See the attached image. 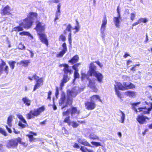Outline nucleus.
<instances>
[{"mask_svg":"<svg viewBox=\"0 0 152 152\" xmlns=\"http://www.w3.org/2000/svg\"><path fill=\"white\" fill-rule=\"evenodd\" d=\"M65 37L63 35L61 34L59 37V40H61L63 41H65L66 40Z\"/></svg>","mask_w":152,"mask_h":152,"instance_id":"603ef678","label":"nucleus"},{"mask_svg":"<svg viewBox=\"0 0 152 152\" xmlns=\"http://www.w3.org/2000/svg\"><path fill=\"white\" fill-rule=\"evenodd\" d=\"M136 17V13L134 12L133 13H132L130 15V19L131 20L133 21L134 20L135 18Z\"/></svg>","mask_w":152,"mask_h":152,"instance_id":"c03bdc74","label":"nucleus"},{"mask_svg":"<svg viewBox=\"0 0 152 152\" xmlns=\"http://www.w3.org/2000/svg\"><path fill=\"white\" fill-rule=\"evenodd\" d=\"M118 115L121 116V119L119 121V122L122 123H124L125 119V114L121 111L120 110L119 111Z\"/></svg>","mask_w":152,"mask_h":152,"instance_id":"393cba45","label":"nucleus"},{"mask_svg":"<svg viewBox=\"0 0 152 152\" xmlns=\"http://www.w3.org/2000/svg\"><path fill=\"white\" fill-rule=\"evenodd\" d=\"M5 127H6L7 129V131H8V132L9 133H12V131L11 130V129L10 128H9L6 125L5 126Z\"/></svg>","mask_w":152,"mask_h":152,"instance_id":"338daca9","label":"nucleus"},{"mask_svg":"<svg viewBox=\"0 0 152 152\" xmlns=\"http://www.w3.org/2000/svg\"><path fill=\"white\" fill-rule=\"evenodd\" d=\"M91 100L94 102L97 100H98L100 102H102V100L100 99L99 96L98 95H94L91 97Z\"/></svg>","mask_w":152,"mask_h":152,"instance_id":"c85d7f7f","label":"nucleus"},{"mask_svg":"<svg viewBox=\"0 0 152 152\" xmlns=\"http://www.w3.org/2000/svg\"><path fill=\"white\" fill-rule=\"evenodd\" d=\"M37 16V13L31 12L29 13L28 15V18L25 19H27L28 20H31L32 23H33L32 20L36 18Z\"/></svg>","mask_w":152,"mask_h":152,"instance_id":"6ab92c4d","label":"nucleus"},{"mask_svg":"<svg viewBox=\"0 0 152 152\" xmlns=\"http://www.w3.org/2000/svg\"><path fill=\"white\" fill-rule=\"evenodd\" d=\"M52 94V92L51 91H49L48 93V97L47 99L50 100L51 97L50 96Z\"/></svg>","mask_w":152,"mask_h":152,"instance_id":"4d7b16f0","label":"nucleus"},{"mask_svg":"<svg viewBox=\"0 0 152 152\" xmlns=\"http://www.w3.org/2000/svg\"><path fill=\"white\" fill-rule=\"evenodd\" d=\"M10 7L8 6H7L4 8L1 12V14H3L4 15H9L10 14Z\"/></svg>","mask_w":152,"mask_h":152,"instance_id":"5701e85b","label":"nucleus"},{"mask_svg":"<svg viewBox=\"0 0 152 152\" xmlns=\"http://www.w3.org/2000/svg\"><path fill=\"white\" fill-rule=\"evenodd\" d=\"M71 115L72 118H78V115L80 112V110H77L76 107H72L70 109Z\"/></svg>","mask_w":152,"mask_h":152,"instance_id":"ddd939ff","label":"nucleus"},{"mask_svg":"<svg viewBox=\"0 0 152 152\" xmlns=\"http://www.w3.org/2000/svg\"><path fill=\"white\" fill-rule=\"evenodd\" d=\"M45 24L43 23H39L37 25L35 28L37 31L39 36V38L41 42L45 43L47 46L48 45V41L46 35L44 33L43 31L45 29Z\"/></svg>","mask_w":152,"mask_h":152,"instance_id":"f257e3e1","label":"nucleus"},{"mask_svg":"<svg viewBox=\"0 0 152 152\" xmlns=\"http://www.w3.org/2000/svg\"><path fill=\"white\" fill-rule=\"evenodd\" d=\"M17 116L21 120L18 122V126L23 128L26 127L27 124L23 116L21 115H18Z\"/></svg>","mask_w":152,"mask_h":152,"instance_id":"f8f14e48","label":"nucleus"},{"mask_svg":"<svg viewBox=\"0 0 152 152\" xmlns=\"http://www.w3.org/2000/svg\"><path fill=\"white\" fill-rule=\"evenodd\" d=\"M101 37L102 39L103 40H104L105 39V34L104 32H100Z\"/></svg>","mask_w":152,"mask_h":152,"instance_id":"5fc2aeb1","label":"nucleus"},{"mask_svg":"<svg viewBox=\"0 0 152 152\" xmlns=\"http://www.w3.org/2000/svg\"><path fill=\"white\" fill-rule=\"evenodd\" d=\"M19 34L21 36H28L29 37H30L31 39H33V36L28 32L23 31L22 32H20Z\"/></svg>","mask_w":152,"mask_h":152,"instance_id":"72a5a7b5","label":"nucleus"},{"mask_svg":"<svg viewBox=\"0 0 152 152\" xmlns=\"http://www.w3.org/2000/svg\"><path fill=\"white\" fill-rule=\"evenodd\" d=\"M95 63L97 64L100 67H102V65L99 61H96Z\"/></svg>","mask_w":152,"mask_h":152,"instance_id":"774afa93","label":"nucleus"},{"mask_svg":"<svg viewBox=\"0 0 152 152\" xmlns=\"http://www.w3.org/2000/svg\"><path fill=\"white\" fill-rule=\"evenodd\" d=\"M22 100L24 104H25L26 105L29 106L30 105L31 100L29 99L27 97H25L22 98Z\"/></svg>","mask_w":152,"mask_h":152,"instance_id":"cd10ccee","label":"nucleus"},{"mask_svg":"<svg viewBox=\"0 0 152 152\" xmlns=\"http://www.w3.org/2000/svg\"><path fill=\"white\" fill-rule=\"evenodd\" d=\"M62 46L63 48L62 51L60 52L59 53L57 54L56 57H62L67 51V48L65 43H63Z\"/></svg>","mask_w":152,"mask_h":152,"instance_id":"2eb2a0df","label":"nucleus"},{"mask_svg":"<svg viewBox=\"0 0 152 152\" xmlns=\"http://www.w3.org/2000/svg\"><path fill=\"white\" fill-rule=\"evenodd\" d=\"M77 141L79 143L84 145L92 147L91 145L89 143L84 139L82 138H77Z\"/></svg>","mask_w":152,"mask_h":152,"instance_id":"dca6fc26","label":"nucleus"},{"mask_svg":"<svg viewBox=\"0 0 152 152\" xmlns=\"http://www.w3.org/2000/svg\"><path fill=\"white\" fill-rule=\"evenodd\" d=\"M119 7L118 6L117 7V12L118 13V16H119V17L121 16V15L120 14V10L119 9Z\"/></svg>","mask_w":152,"mask_h":152,"instance_id":"0e129e2a","label":"nucleus"},{"mask_svg":"<svg viewBox=\"0 0 152 152\" xmlns=\"http://www.w3.org/2000/svg\"><path fill=\"white\" fill-rule=\"evenodd\" d=\"M68 40L69 42V43L70 44L72 42V39H71V33H69V35H68Z\"/></svg>","mask_w":152,"mask_h":152,"instance_id":"6e6d98bb","label":"nucleus"},{"mask_svg":"<svg viewBox=\"0 0 152 152\" xmlns=\"http://www.w3.org/2000/svg\"><path fill=\"white\" fill-rule=\"evenodd\" d=\"M125 94L127 96L130 97H132L136 95L135 92L132 91H128L125 92Z\"/></svg>","mask_w":152,"mask_h":152,"instance_id":"c756f323","label":"nucleus"},{"mask_svg":"<svg viewBox=\"0 0 152 152\" xmlns=\"http://www.w3.org/2000/svg\"><path fill=\"white\" fill-rule=\"evenodd\" d=\"M151 109L150 108H147L145 107H140L138 108L139 110L138 112H142V113H141L142 114H148L149 113L150 111L151 110Z\"/></svg>","mask_w":152,"mask_h":152,"instance_id":"aec40b11","label":"nucleus"},{"mask_svg":"<svg viewBox=\"0 0 152 152\" xmlns=\"http://www.w3.org/2000/svg\"><path fill=\"white\" fill-rule=\"evenodd\" d=\"M72 28V26L71 25L69 24L67 26L66 30H64V32L65 34H66L67 31L69 32V33H71V29Z\"/></svg>","mask_w":152,"mask_h":152,"instance_id":"c9c22d12","label":"nucleus"},{"mask_svg":"<svg viewBox=\"0 0 152 152\" xmlns=\"http://www.w3.org/2000/svg\"><path fill=\"white\" fill-rule=\"evenodd\" d=\"M81 64L80 63L76 64L72 66V68L75 70H78V67L81 65Z\"/></svg>","mask_w":152,"mask_h":152,"instance_id":"4c0bfd02","label":"nucleus"},{"mask_svg":"<svg viewBox=\"0 0 152 152\" xmlns=\"http://www.w3.org/2000/svg\"><path fill=\"white\" fill-rule=\"evenodd\" d=\"M96 67L93 63L90 64L89 67V70L88 74L90 76L93 75L97 79L98 81L100 83L102 82L103 76L98 71H96Z\"/></svg>","mask_w":152,"mask_h":152,"instance_id":"f03ea898","label":"nucleus"},{"mask_svg":"<svg viewBox=\"0 0 152 152\" xmlns=\"http://www.w3.org/2000/svg\"><path fill=\"white\" fill-rule=\"evenodd\" d=\"M33 77L34 79L36 80V82L39 79V77L37 76L36 75H34L33 76Z\"/></svg>","mask_w":152,"mask_h":152,"instance_id":"13d9d810","label":"nucleus"},{"mask_svg":"<svg viewBox=\"0 0 152 152\" xmlns=\"http://www.w3.org/2000/svg\"><path fill=\"white\" fill-rule=\"evenodd\" d=\"M16 63V62L15 61H10L8 62V63L10 65V66L12 69H14L15 67V65Z\"/></svg>","mask_w":152,"mask_h":152,"instance_id":"e433bc0d","label":"nucleus"},{"mask_svg":"<svg viewBox=\"0 0 152 152\" xmlns=\"http://www.w3.org/2000/svg\"><path fill=\"white\" fill-rule=\"evenodd\" d=\"M18 143L23 145L25 147L27 145V144L21 141V139L20 137H18L8 140L6 146L8 149H14L17 147Z\"/></svg>","mask_w":152,"mask_h":152,"instance_id":"7ed1b4c3","label":"nucleus"},{"mask_svg":"<svg viewBox=\"0 0 152 152\" xmlns=\"http://www.w3.org/2000/svg\"><path fill=\"white\" fill-rule=\"evenodd\" d=\"M58 94H59L58 88V87H56L55 95L57 98V96L58 95Z\"/></svg>","mask_w":152,"mask_h":152,"instance_id":"052dcab7","label":"nucleus"},{"mask_svg":"<svg viewBox=\"0 0 152 152\" xmlns=\"http://www.w3.org/2000/svg\"><path fill=\"white\" fill-rule=\"evenodd\" d=\"M71 114L70 109L67 110L66 111L64 112L63 113V116H69L70 114Z\"/></svg>","mask_w":152,"mask_h":152,"instance_id":"58836bf2","label":"nucleus"},{"mask_svg":"<svg viewBox=\"0 0 152 152\" xmlns=\"http://www.w3.org/2000/svg\"><path fill=\"white\" fill-rule=\"evenodd\" d=\"M88 75H86L84 73L82 74L81 79L82 80L85 79H88Z\"/></svg>","mask_w":152,"mask_h":152,"instance_id":"09e8293b","label":"nucleus"},{"mask_svg":"<svg viewBox=\"0 0 152 152\" xmlns=\"http://www.w3.org/2000/svg\"><path fill=\"white\" fill-rule=\"evenodd\" d=\"M13 120V116L12 115H11L9 116L7 120V124L8 126L11 127L12 126V121Z\"/></svg>","mask_w":152,"mask_h":152,"instance_id":"7c9ffc66","label":"nucleus"},{"mask_svg":"<svg viewBox=\"0 0 152 152\" xmlns=\"http://www.w3.org/2000/svg\"><path fill=\"white\" fill-rule=\"evenodd\" d=\"M72 98L70 97L68 95L66 99L65 94H62L59 101L60 105L62 106L61 109H63L65 107H67L68 105H71L72 102Z\"/></svg>","mask_w":152,"mask_h":152,"instance_id":"20e7f679","label":"nucleus"},{"mask_svg":"<svg viewBox=\"0 0 152 152\" xmlns=\"http://www.w3.org/2000/svg\"><path fill=\"white\" fill-rule=\"evenodd\" d=\"M19 48L21 49H24L25 48V46L21 44H20L19 45Z\"/></svg>","mask_w":152,"mask_h":152,"instance_id":"69168bd1","label":"nucleus"},{"mask_svg":"<svg viewBox=\"0 0 152 152\" xmlns=\"http://www.w3.org/2000/svg\"><path fill=\"white\" fill-rule=\"evenodd\" d=\"M107 23L106 16L105 15H104L102 20V24L100 28V32H104L106 28V26Z\"/></svg>","mask_w":152,"mask_h":152,"instance_id":"4468645a","label":"nucleus"},{"mask_svg":"<svg viewBox=\"0 0 152 152\" xmlns=\"http://www.w3.org/2000/svg\"><path fill=\"white\" fill-rule=\"evenodd\" d=\"M61 15V12H56L55 14V21L59 19V17Z\"/></svg>","mask_w":152,"mask_h":152,"instance_id":"de8ad7c7","label":"nucleus"},{"mask_svg":"<svg viewBox=\"0 0 152 152\" xmlns=\"http://www.w3.org/2000/svg\"><path fill=\"white\" fill-rule=\"evenodd\" d=\"M70 117L69 116L67 117L64 120V122L65 123H67L68 124V125H69V123H70Z\"/></svg>","mask_w":152,"mask_h":152,"instance_id":"3c124183","label":"nucleus"},{"mask_svg":"<svg viewBox=\"0 0 152 152\" xmlns=\"http://www.w3.org/2000/svg\"><path fill=\"white\" fill-rule=\"evenodd\" d=\"M123 85L125 90L128 89H133L135 87V86L133 84L129 82H124Z\"/></svg>","mask_w":152,"mask_h":152,"instance_id":"412c9836","label":"nucleus"},{"mask_svg":"<svg viewBox=\"0 0 152 152\" xmlns=\"http://www.w3.org/2000/svg\"><path fill=\"white\" fill-rule=\"evenodd\" d=\"M43 79L42 77L39 78V79L36 81L37 83L34 86V91L38 89L42 85L43 83Z\"/></svg>","mask_w":152,"mask_h":152,"instance_id":"f3484780","label":"nucleus"},{"mask_svg":"<svg viewBox=\"0 0 152 152\" xmlns=\"http://www.w3.org/2000/svg\"><path fill=\"white\" fill-rule=\"evenodd\" d=\"M5 151L3 147V145L0 144V152H4Z\"/></svg>","mask_w":152,"mask_h":152,"instance_id":"864d4df0","label":"nucleus"},{"mask_svg":"<svg viewBox=\"0 0 152 152\" xmlns=\"http://www.w3.org/2000/svg\"><path fill=\"white\" fill-rule=\"evenodd\" d=\"M64 67L63 71L64 72V75L63 79L61 80V83L60 84V87L62 88L64 86V84L66 83L69 80V78L68 77L67 74L69 73L70 74L71 73V70L69 69V65L66 64H64L62 65Z\"/></svg>","mask_w":152,"mask_h":152,"instance_id":"423d86ee","label":"nucleus"},{"mask_svg":"<svg viewBox=\"0 0 152 152\" xmlns=\"http://www.w3.org/2000/svg\"><path fill=\"white\" fill-rule=\"evenodd\" d=\"M114 86L116 94L118 98H121V94L119 90L122 91L125 90L123 85L119 82H116Z\"/></svg>","mask_w":152,"mask_h":152,"instance_id":"1a4fd4ad","label":"nucleus"},{"mask_svg":"<svg viewBox=\"0 0 152 152\" xmlns=\"http://www.w3.org/2000/svg\"><path fill=\"white\" fill-rule=\"evenodd\" d=\"M123 79L125 80H127L129 79V77L127 76L124 75L123 76Z\"/></svg>","mask_w":152,"mask_h":152,"instance_id":"680f3d73","label":"nucleus"},{"mask_svg":"<svg viewBox=\"0 0 152 152\" xmlns=\"http://www.w3.org/2000/svg\"><path fill=\"white\" fill-rule=\"evenodd\" d=\"M121 19V17H119L118 16L117 17H115L113 18V20L115 26L117 28H119L120 26V19Z\"/></svg>","mask_w":152,"mask_h":152,"instance_id":"4be33fe9","label":"nucleus"},{"mask_svg":"<svg viewBox=\"0 0 152 152\" xmlns=\"http://www.w3.org/2000/svg\"><path fill=\"white\" fill-rule=\"evenodd\" d=\"M89 137L90 139L93 140H97L100 141H102V140L94 133H91L89 136Z\"/></svg>","mask_w":152,"mask_h":152,"instance_id":"bb28decb","label":"nucleus"},{"mask_svg":"<svg viewBox=\"0 0 152 152\" xmlns=\"http://www.w3.org/2000/svg\"><path fill=\"white\" fill-rule=\"evenodd\" d=\"M61 5L60 4H59L57 5V11L56 12H61L60 9H61Z\"/></svg>","mask_w":152,"mask_h":152,"instance_id":"bf43d9fd","label":"nucleus"},{"mask_svg":"<svg viewBox=\"0 0 152 152\" xmlns=\"http://www.w3.org/2000/svg\"><path fill=\"white\" fill-rule=\"evenodd\" d=\"M91 143L92 145H95V146H96V147L101 146L100 143L98 142L92 141V142H91Z\"/></svg>","mask_w":152,"mask_h":152,"instance_id":"37998d69","label":"nucleus"},{"mask_svg":"<svg viewBox=\"0 0 152 152\" xmlns=\"http://www.w3.org/2000/svg\"><path fill=\"white\" fill-rule=\"evenodd\" d=\"M79 58L77 55H75L69 61V62L73 64L76 62H77Z\"/></svg>","mask_w":152,"mask_h":152,"instance_id":"b1692460","label":"nucleus"},{"mask_svg":"<svg viewBox=\"0 0 152 152\" xmlns=\"http://www.w3.org/2000/svg\"><path fill=\"white\" fill-rule=\"evenodd\" d=\"M19 26L14 28V30L15 31H20L23 30V28L21 26L26 29H28L31 26L32 22L30 20H28L27 19H24L22 21H20L19 22Z\"/></svg>","mask_w":152,"mask_h":152,"instance_id":"39448f33","label":"nucleus"},{"mask_svg":"<svg viewBox=\"0 0 152 152\" xmlns=\"http://www.w3.org/2000/svg\"><path fill=\"white\" fill-rule=\"evenodd\" d=\"M1 63L0 64V75L4 71L7 74L8 73V66L6 65V63L2 60H1Z\"/></svg>","mask_w":152,"mask_h":152,"instance_id":"9d476101","label":"nucleus"},{"mask_svg":"<svg viewBox=\"0 0 152 152\" xmlns=\"http://www.w3.org/2000/svg\"><path fill=\"white\" fill-rule=\"evenodd\" d=\"M85 104L86 108L88 110H91L94 109L96 106L95 102L91 100L90 101L86 102Z\"/></svg>","mask_w":152,"mask_h":152,"instance_id":"9b49d317","label":"nucleus"},{"mask_svg":"<svg viewBox=\"0 0 152 152\" xmlns=\"http://www.w3.org/2000/svg\"><path fill=\"white\" fill-rule=\"evenodd\" d=\"M69 125L72 126L74 128H76L78 126L79 124L75 121H70Z\"/></svg>","mask_w":152,"mask_h":152,"instance_id":"f704fd0d","label":"nucleus"},{"mask_svg":"<svg viewBox=\"0 0 152 152\" xmlns=\"http://www.w3.org/2000/svg\"><path fill=\"white\" fill-rule=\"evenodd\" d=\"M140 103V102H138L137 103H132V106L133 107H135L137 106V105L139 104ZM134 109L135 110V111L137 113L138 111L135 108V107H134Z\"/></svg>","mask_w":152,"mask_h":152,"instance_id":"a18cd8bd","label":"nucleus"},{"mask_svg":"<svg viewBox=\"0 0 152 152\" xmlns=\"http://www.w3.org/2000/svg\"><path fill=\"white\" fill-rule=\"evenodd\" d=\"M45 109L44 107L39 108L37 109H35L33 110L30 111L29 113L27 115V117L28 119H31L34 118V116H37L40 114L41 113L43 112Z\"/></svg>","mask_w":152,"mask_h":152,"instance_id":"0eeeda50","label":"nucleus"},{"mask_svg":"<svg viewBox=\"0 0 152 152\" xmlns=\"http://www.w3.org/2000/svg\"><path fill=\"white\" fill-rule=\"evenodd\" d=\"M73 146L74 148H80V146L77 143H75Z\"/></svg>","mask_w":152,"mask_h":152,"instance_id":"e2e57ef3","label":"nucleus"},{"mask_svg":"<svg viewBox=\"0 0 152 152\" xmlns=\"http://www.w3.org/2000/svg\"><path fill=\"white\" fill-rule=\"evenodd\" d=\"M30 62V60H23L21 61L20 62V64H23V65L25 67L28 66V64Z\"/></svg>","mask_w":152,"mask_h":152,"instance_id":"2f4dec72","label":"nucleus"},{"mask_svg":"<svg viewBox=\"0 0 152 152\" xmlns=\"http://www.w3.org/2000/svg\"><path fill=\"white\" fill-rule=\"evenodd\" d=\"M76 26L74 28H73V29L76 30V31L74 32L75 33L78 32L79 31L80 28L78 21L77 20H76Z\"/></svg>","mask_w":152,"mask_h":152,"instance_id":"473e14b6","label":"nucleus"},{"mask_svg":"<svg viewBox=\"0 0 152 152\" xmlns=\"http://www.w3.org/2000/svg\"><path fill=\"white\" fill-rule=\"evenodd\" d=\"M83 89L77 86H75L72 88L71 91H67V95L70 97H75L77 94L81 91H83Z\"/></svg>","mask_w":152,"mask_h":152,"instance_id":"6e6552de","label":"nucleus"},{"mask_svg":"<svg viewBox=\"0 0 152 152\" xmlns=\"http://www.w3.org/2000/svg\"><path fill=\"white\" fill-rule=\"evenodd\" d=\"M80 149L83 152H86L87 151V148L84 146H81Z\"/></svg>","mask_w":152,"mask_h":152,"instance_id":"8fccbe9b","label":"nucleus"},{"mask_svg":"<svg viewBox=\"0 0 152 152\" xmlns=\"http://www.w3.org/2000/svg\"><path fill=\"white\" fill-rule=\"evenodd\" d=\"M88 86L91 88L94 92H96L97 91V89L95 87V83L93 82L91 80L89 81Z\"/></svg>","mask_w":152,"mask_h":152,"instance_id":"a878e982","label":"nucleus"},{"mask_svg":"<svg viewBox=\"0 0 152 152\" xmlns=\"http://www.w3.org/2000/svg\"><path fill=\"white\" fill-rule=\"evenodd\" d=\"M78 70H75L74 74V81L75 80V79L77 78H78L79 77V75L78 72Z\"/></svg>","mask_w":152,"mask_h":152,"instance_id":"79ce46f5","label":"nucleus"},{"mask_svg":"<svg viewBox=\"0 0 152 152\" xmlns=\"http://www.w3.org/2000/svg\"><path fill=\"white\" fill-rule=\"evenodd\" d=\"M29 138V141L31 142L34 141L35 140V138H33V135L32 134H27L26 135Z\"/></svg>","mask_w":152,"mask_h":152,"instance_id":"49530a36","label":"nucleus"},{"mask_svg":"<svg viewBox=\"0 0 152 152\" xmlns=\"http://www.w3.org/2000/svg\"><path fill=\"white\" fill-rule=\"evenodd\" d=\"M0 133L5 136L7 135V134L5 131L1 127H0Z\"/></svg>","mask_w":152,"mask_h":152,"instance_id":"a19ab883","label":"nucleus"},{"mask_svg":"<svg viewBox=\"0 0 152 152\" xmlns=\"http://www.w3.org/2000/svg\"><path fill=\"white\" fill-rule=\"evenodd\" d=\"M146 119H149L147 117L144 116L143 115H139L137 118V121L139 123L141 124H144L145 122Z\"/></svg>","mask_w":152,"mask_h":152,"instance_id":"a211bd4d","label":"nucleus"},{"mask_svg":"<svg viewBox=\"0 0 152 152\" xmlns=\"http://www.w3.org/2000/svg\"><path fill=\"white\" fill-rule=\"evenodd\" d=\"M138 20L140 22V23L142 22H143V23H146L148 21L147 19L145 18H141L139 19Z\"/></svg>","mask_w":152,"mask_h":152,"instance_id":"ea45409f","label":"nucleus"}]
</instances>
